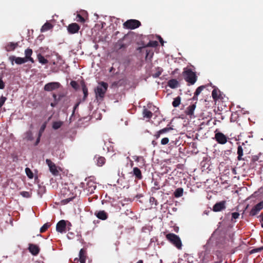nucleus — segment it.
Wrapping results in <instances>:
<instances>
[{
	"instance_id": "f257e3e1",
	"label": "nucleus",
	"mask_w": 263,
	"mask_h": 263,
	"mask_svg": "<svg viewBox=\"0 0 263 263\" xmlns=\"http://www.w3.org/2000/svg\"><path fill=\"white\" fill-rule=\"evenodd\" d=\"M167 239L174 246H175L178 249H181L182 242L179 237L174 234L169 233L166 235Z\"/></svg>"
},
{
	"instance_id": "f03ea898",
	"label": "nucleus",
	"mask_w": 263,
	"mask_h": 263,
	"mask_svg": "<svg viewBox=\"0 0 263 263\" xmlns=\"http://www.w3.org/2000/svg\"><path fill=\"white\" fill-rule=\"evenodd\" d=\"M184 79L191 85H193L197 81V77L194 72L190 69H185L183 72Z\"/></svg>"
},
{
	"instance_id": "7ed1b4c3",
	"label": "nucleus",
	"mask_w": 263,
	"mask_h": 263,
	"mask_svg": "<svg viewBox=\"0 0 263 263\" xmlns=\"http://www.w3.org/2000/svg\"><path fill=\"white\" fill-rule=\"evenodd\" d=\"M107 87L108 85L106 83L103 82L100 83L95 89L97 97H99L101 98H103L104 94L107 90Z\"/></svg>"
},
{
	"instance_id": "20e7f679",
	"label": "nucleus",
	"mask_w": 263,
	"mask_h": 263,
	"mask_svg": "<svg viewBox=\"0 0 263 263\" xmlns=\"http://www.w3.org/2000/svg\"><path fill=\"white\" fill-rule=\"evenodd\" d=\"M140 22L136 20H129L126 21L123 26L125 28L130 29H134L140 26Z\"/></svg>"
},
{
	"instance_id": "39448f33",
	"label": "nucleus",
	"mask_w": 263,
	"mask_h": 263,
	"mask_svg": "<svg viewBox=\"0 0 263 263\" xmlns=\"http://www.w3.org/2000/svg\"><path fill=\"white\" fill-rule=\"evenodd\" d=\"M46 164L48 165L50 172L54 176H57L59 174V171L57 170V167L55 164L52 162L50 159H46Z\"/></svg>"
},
{
	"instance_id": "423d86ee",
	"label": "nucleus",
	"mask_w": 263,
	"mask_h": 263,
	"mask_svg": "<svg viewBox=\"0 0 263 263\" xmlns=\"http://www.w3.org/2000/svg\"><path fill=\"white\" fill-rule=\"evenodd\" d=\"M60 86V84L59 82H50L46 84L44 86V90L47 91H50L58 89Z\"/></svg>"
},
{
	"instance_id": "0eeeda50",
	"label": "nucleus",
	"mask_w": 263,
	"mask_h": 263,
	"mask_svg": "<svg viewBox=\"0 0 263 263\" xmlns=\"http://www.w3.org/2000/svg\"><path fill=\"white\" fill-rule=\"evenodd\" d=\"M9 60L11 62L12 65L14 64V61L18 65H20L27 62L26 59H25L24 58L16 57L13 55L9 57Z\"/></svg>"
},
{
	"instance_id": "6e6552de",
	"label": "nucleus",
	"mask_w": 263,
	"mask_h": 263,
	"mask_svg": "<svg viewBox=\"0 0 263 263\" xmlns=\"http://www.w3.org/2000/svg\"><path fill=\"white\" fill-rule=\"evenodd\" d=\"M66 221L61 220L58 222L56 226V230L58 232L63 233L66 232Z\"/></svg>"
},
{
	"instance_id": "1a4fd4ad",
	"label": "nucleus",
	"mask_w": 263,
	"mask_h": 263,
	"mask_svg": "<svg viewBox=\"0 0 263 263\" xmlns=\"http://www.w3.org/2000/svg\"><path fill=\"white\" fill-rule=\"evenodd\" d=\"M226 201H221L219 202H217L213 208V210L214 212H220L226 209Z\"/></svg>"
},
{
	"instance_id": "9d476101",
	"label": "nucleus",
	"mask_w": 263,
	"mask_h": 263,
	"mask_svg": "<svg viewBox=\"0 0 263 263\" xmlns=\"http://www.w3.org/2000/svg\"><path fill=\"white\" fill-rule=\"evenodd\" d=\"M262 209L263 201L260 202L252 208L250 212V215L251 216H255Z\"/></svg>"
},
{
	"instance_id": "9b49d317",
	"label": "nucleus",
	"mask_w": 263,
	"mask_h": 263,
	"mask_svg": "<svg viewBox=\"0 0 263 263\" xmlns=\"http://www.w3.org/2000/svg\"><path fill=\"white\" fill-rule=\"evenodd\" d=\"M215 138L217 142L220 144H224L227 142V137L221 133H216Z\"/></svg>"
},
{
	"instance_id": "f8f14e48",
	"label": "nucleus",
	"mask_w": 263,
	"mask_h": 263,
	"mask_svg": "<svg viewBox=\"0 0 263 263\" xmlns=\"http://www.w3.org/2000/svg\"><path fill=\"white\" fill-rule=\"evenodd\" d=\"M67 29L69 33L74 34L78 32L80 27L77 24L72 23L68 26Z\"/></svg>"
},
{
	"instance_id": "ddd939ff",
	"label": "nucleus",
	"mask_w": 263,
	"mask_h": 263,
	"mask_svg": "<svg viewBox=\"0 0 263 263\" xmlns=\"http://www.w3.org/2000/svg\"><path fill=\"white\" fill-rule=\"evenodd\" d=\"M32 54V50L30 48H27L25 51V59H26L27 61H30L31 63H34V60L31 58V55Z\"/></svg>"
},
{
	"instance_id": "4468645a",
	"label": "nucleus",
	"mask_w": 263,
	"mask_h": 263,
	"mask_svg": "<svg viewBox=\"0 0 263 263\" xmlns=\"http://www.w3.org/2000/svg\"><path fill=\"white\" fill-rule=\"evenodd\" d=\"M28 249L31 253L33 255H36L39 252V248L36 245L30 244Z\"/></svg>"
},
{
	"instance_id": "2eb2a0df",
	"label": "nucleus",
	"mask_w": 263,
	"mask_h": 263,
	"mask_svg": "<svg viewBox=\"0 0 263 263\" xmlns=\"http://www.w3.org/2000/svg\"><path fill=\"white\" fill-rule=\"evenodd\" d=\"M95 215L101 220H106L107 218V214L104 211H100L95 213Z\"/></svg>"
},
{
	"instance_id": "dca6fc26",
	"label": "nucleus",
	"mask_w": 263,
	"mask_h": 263,
	"mask_svg": "<svg viewBox=\"0 0 263 263\" xmlns=\"http://www.w3.org/2000/svg\"><path fill=\"white\" fill-rule=\"evenodd\" d=\"M196 108V105L193 104L187 107L186 113L189 116H192L194 114V110Z\"/></svg>"
},
{
	"instance_id": "f3484780",
	"label": "nucleus",
	"mask_w": 263,
	"mask_h": 263,
	"mask_svg": "<svg viewBox=\"0 0 263 263\" xmlns=\"http://www.w3.org/2000/svg\"><path fill=\"white\" fill-rule=\"evenodd\" d=\"M18 46L17 43H9L6 46V49L8 51L13 50L15 49V48Z\"/></svg>"
},
{
	"instance_id": "a211bd4d",
	"label": "nucleus",
	"mask_w": 263,
	"mask_h": 263,
	"mask_svg": "<svg viewBox=\"0 0 263 263\" xmlns=\"http://www.w3.org/2000/svg\"><path fill=\"white\" fill-rule=\"evenodd\" d=\"M168 86L171 88H177L178 86V82L175 79H172L168 81Z\"/></svg>"
},
{
	"instance_id": "6ab92c4d",
	"label": "nucleus",
	"mask_w": 263,
	"mask_h": 263,
	"mask_svg": "<svg viewBox=\"0 0 263 263\" xmlns=\"http://www.w3.org/2000/svg\"><path fill=\"white\" fill-rule=\"evenodd\" d=\"M134 175L138 178L141 179L142 178V174L141 171L138 167H136L133 168Z\"/></svg>"
},
{
	"instance_id": "aec40b11",
	"label": "nucleus",
	"mask_w": 263,
	"mask_h": 263,
	"mask_svg": "<svg viewBox=\"0 0 263 263\" xmlns=\"http://www.w3.org/2000/svg\"><path fill=\"white\" fill-rule=\"evenodd\" d=\"M237 159L239 161L242 160V156H243V148L241 146H238L237 148Z\"/></svg>"
},
{
	"instance_id": "412c9836",
	"label": "nucleus",
	"mask_w": 263,
	"mask_h": 263,
	"mask_svg": "<svg viewBox=\"0 0 263 263\" xmlns=\"http://www.w3.org/2000/svg\"><path fill=\"white\" fill-rule=\"evenodd\" d=\"M183 189L181 187H179L175 190L174 192V195L176 198H178L183 195Z\"/></svg>"
},
{
	"instance_id": "4be33fe9",
	"label": "nucleus",
	"mask_w": 263,
	"mask_h": 263,
	"mask_svg": "<svg viewBox=\"0 0 263 263\" xmlns=\"http://www.w3.org/2000/svg\"><path fill=\"white\" fill-rule=\"evenodd\" d=\"M52 25L49 23H46L41 28V31L44 32L52 28Z\"/></svg>"
},
{
	"instance_id": "5701e85b",
	"label": "nucleus",
	"mask_w": 263,
	"mask_h": 263,
	"mask_svg": "<svg viewBox=\"0 0 263 263\" xmlns=\"http://www.w3.org/2000/svg\"><path fill=\"white\" fill-rule=\"evenodd\" d=\"M97 159V164L99 166H102L105 162V159L103 157H98L96 158Z\"/></svg>"
},
{
	"instance_id": "b1692460",
	"label": "nucleus",
	"mask_w": 263,
	"mask_h": 263,
	"mask_svg": "<svg viewBox=\"0 0 263 263\" xmlns=\"http://www.w3.org/2000/svg\"><path fill=\"white\" fill-rule=\"evenodd\" d=\"M37 59L39 62L42 64H46L48 63V60L45 59L41 54L37 55Z\"/></svg>"
},
{
	"instance_id": "393cba45",
	"label": "nucleus",
	"mask_w": 263,
	"mask_h": 263,
	"mask_svg": "<svg viewBox=\"0 0 263 263\" xmlns=\"http://www.w3.org/2000/svg\"><path fill=\"white\" fill-rule=\"evenodd\" d=\"M143 115L144 117L151 118L152 117L153 114L148 109H144L143 111Z\"/></svg>"
},
{
	"instance_id": "a878e982",
	"label": "nucleus",
	"mask_w": 263,
	"mask_h": 263,
	"mask_svg": "<svg viewBox=\"0 0 263 263\" xmlns=\"http://www.w3.org/2000/svg\"><path fill=\"white\" fill-rule=\"evenodd\" d=\"M63 122L62 121L54 122L52 124V128L54 129H58L61 127Z\"/></svg>"
},
{
	"instance_id": "bb28decb",
	"label": "nucleus",
	"mask_w": 263,
	"mask_h": 263,
	"mask_svg": "<svg viewBox=\"0 0 263 263\" xmlns=\"http://www.w3.org/2000/svg\"><path fill=\"white\" fill-rule=\"evenodd\" d=\"M24 138L27 140H32L33 139L32 132L31 131L27 132L25 134Z\"/></svg>"
},
{
	"instance_id": "cd10ccee",
	"label": "nucleus",
	"mask_w": 263,
	"mask_h": 263,
	"mask_svg": "<svg viewBox=\"0 0 263 263\" xmlns=\"http://www.w3.org/2000/svg\"><path fill=\"white\" fill-rule=\"evenodd\" d=\"M212 96L214 100H217L219 98V91L217 90L216 89H214L212 91Z\"/></svg>"
},
{
	"instance_id": "c85d7f7f",
	"label": "nucleus",
	"mask_w": 263,
	"mask_h": 263,
	"mask_svg": "<svg viewBox=\"0 0 263 263\" xmlns=\"http://www.w3.org/2000/svg\"><path fill=\"white\" fill-rule=\"evenodd\" d=\"M180 104V98L179 97L176 98L172 103L173 106L175 107L178 106Z\"/></svg>"
},
{
	"instance_id": "c756f323",
	"label": "nucleus",
	"mask_w": 263,
	"mask_h": 263,
	"mask_svg": "<svg viewBox=\"0 0 263 263\" xmlns=\"http://www.w3.org/2000/svg\"><path fill=\"white\" fill-rule=\"evenodd\" d=\"M50 224L48 222L45 223L40 229V232H44L49 227Z\"/></svg>"
},
{
	"instance_id": "7c9ffc66",
	"label": "nucleus",
	"mask_w": 263,
	"mask_h": 263,
	"mask_svg": "<svg viewBox=\"0 0 263 263\" xmlns=\"http://www.w3.org/2000/svg\"><path fill=\"white\" fill-rule=\"evenodd\" d=\"M173 129V127H165L163 129H161L159 130V133L160 134H164L167 132H169L170 131Z\"/></svg>"
},
{
	"instance_id": "2f4dec72",
	"label": "nucleus",
	"mask_w": 263,
	"mask_h": 263,
	"mask_svg": "<svg viewBox=\"0 0 263 263\" xmlns=\"http://www.w3.org/2000/svg\"><path fill=\"white\" fill-rule=\"evenodd\" d=\"M25 172H26V174L27 175V176L29 178H32L33 177V174L32 172V171L30 170V168L27 167L25 168Z\"/></svg>"
},
{
	"instance_id": "473e14b6",
	"label": "nucleus",
	"mask_w": 263,
	"mask_h": 263,
	"mask_svg": "<svg viewBox=\"0 0 263 263\" xmlns=\"http://www.w3.org/2000/svg\"><path fill=\"white\" fill-rule=\"evenodd\" d=\"M204 88V86H200L198 87L195 92V96H198L201 93V92L202 91Z\"/></svg>"
},
{
	"instance_id": "72a5a7b5",
	"label": "nucleus",
	"mask_w": 263,
	"mask_h": 263,
	"mask_svg": "<svg viewBox=\"0 0 263 263\" xmlns=\"http://www.w3.org/2000/svg\"><path fill=\"white\" fill-rule=\"evenodd\" d=\"M162 71V69L160 68H158L157 71L155 72V73L153 74V77L154 78H158L160 76V75L161 74V72Z\"/></svg>"
},
{
	"instance_id": "f704fd0d",
	"label": "nucleus",
	"mask_w": 263,
	"mask_h": 263,
	"mask_svg": "<svg viewBox=\"0 0 263 263\" xmlns=\"http://www.w3.org/2000/svg\"><path fill=\"white\" fill-rule=\"evenodd\" d=\"M158 42H157L156 41H149V43L147 44V46L155 47H156L157 46H158Z\"/></svg>"
},
{
	"instance_id": "c9c22d12",
	"label": "nucleus",
	"mask_w": 263,
	"mask_h": 263,
	"mask_svg": "<svg viewBox=\"0 0 263 263\" xmlns=\"http://www.w3.org/2000/svg\"><path fill=\"white\" fill-rule=\"evenodd\" d=\"M77 21L81 22V23H84L85 22V19L80 14H78L77 15Z\"/></svg>"
},
{
	"instance_id": "e433bc0d",
	"label": "nucleus",
	"mask_w": 263,
	"mask_h": 263,
	"mask_svg": "<svg viewBox=\"0 0 263 263\" xmlns=\"http://www.w3.org/2000/svg\"><path fill=\"white\" fill-rule=\"evenodd\" d=\"M21 195L26 198H29L30 197V194L28 192L23 191L21 192Z\"/></svg>"
},
{
	"instance_id": "4c0bfd02",
	"label": "nucleus",
	"mask_w": 263,
	"mask_h": 263,
	"mask_svg": "<svg viewBox=\"0 0 263 263\" xmlns=\"http://www.w3.org/2000/svg\"><path fill=\"white\" fill-rule=\"evenodd\" d=\"M169 142V139L168 138H163L161 140V144L162 145H166Z\"/></svg>"
},
{
	"instance_id": "58836bf2",
	"label": "nucleus",
	"mask_w": 263,
	"mask_h": 263,
	"mask_svg": "<svg viewBox=\"0 0 263 263\" xmlns=\"http://www.w3.org/2000/svg\"><path fill=\"white\" fill-rule=\"evenodd\" d=\"M6 100L7 98L3 96L0 98V108L4 105Z\"/></svg>"
},
{
	"instance_id": "ea45409f",
	"label": "nucleus",
	"mask_w": 263,
	"mask_h": 263,
	"mask_svg": "<svg viewBox=\"0 0 263 263\" xmlns=\"http://www.w3.org/2000/svg\"><path fill=\"white\" fill-rule=\"evenodd\" d=\"M262 250H263V246L261 247H260V248H258L252 250L251 251L250 253H254L258 252L261 251Z\"/></svg>"
},
{
	"instance_id": "a19ab883",
	"label": "nucleus",
	"mask_w": 263,
	"mask_h": 263,
	"mask_svg": "<svg viewBox=\"0 0 263 263\" xmlns=\"http://www.w3.org/2000/svg\"><path fill=\"white\" fill-rule=\"evenodd\" d=\"M5 87V84L2 80V78L0 77V89H3Z\"/></svg>"
},
{
	"instance_id": "79ce46f5",
	"label": "nucleus",
	"mask_w": 263,
	"mask_h": 263,
	"mask_svg": "<svg viewBox=\"0 0 263 263\" xmlns=\"http://www.w3.org/2000/svg\"><path fill=\"white\" fill-rule=\"evenodd\" d=\"M232 215V218L235 219L238 218L239 216V214L237 212L233 213Z\"/></svg>"
},
{
	"instance_id": "37998d69",
	"label": "nucleus",
	"mask_w": 263,
	"mask_h": 263,
	"mask_svg": "<svg viewBox=\"0 0 263 263\" xmlns=\"http://www.w3.org/2000/svg\"><path fill=\"white\" fill-rule=\"evenodd\" d=\"M124 47V45L122 44L121 43H119L116 45V48L118 49H121L122 47Z\"/></svg>"
},
{
	"instance_id": "c03bdc74",
	"label": "nucleus",
	"mask_w": 263,
	"mask_h": 263,
	"mask_svg": "<svg viewBox=\"0 0 263 263\" xmlns=\"http://www.w3.org/2000/svg\"><path fill=\"white\" fill-rule=\"evenodd\" d=\"M79 256V258L82 257V256H85V252H84L83 249H82L80 250Z\"/></svg>"
},
{
	"instance_id": "a18cd8bd",
	"label": "nucleus",
	"mask_w": 263,
	"mask_h": 263,
	"mask_svg": "<svg viewBox=\"0 0 263 263\" xmlns=\"http://www.w3.org/2000/svg\"><path fill=\"white\" fill-rule=\"evenodd\" d=\"M45 127H46V125L45 124H44V125H43L42 126V127H41V129L40 130V134H39V135H40V136L41 135L42 133L44 130Z\"/></svg>"
},
{
	"instance_id": "49530a36",
	"label": "nucleus",
	"mask_w": 263,
	"mask_h": 263,
	"mask_svg": "<svg viewBox=\"0 0 263 263\" xmlns=\"http://www.w3.org/2000/svg\"><path fill=\"white\" fill-rule=\"evenodd\" d=\"M83 92H84V97H86L88 93H87V90L85 88V87L83 88Z\"/></svg>"
},
{
	"instance_id": "de8ad7c7",
	"label": "nucleus",
	"mask_w": 263,
	"mask_h": 263,
	"mask_svg": "<svg viewBox=\"0 0 263 263\" xmlns=\"http://www.w3.org/2000/svg\"><path fill=\"white\" fill-rule=\"evenodd\" d=\"M161 134H160V133H159V131H158V132L156 133V134L154 135V136L155 137L156 139H158V138L160 137V135H161Z\"/></svg>"
},
{
	"instance_id": "09e8293b",
	"label": "nucleus",
	"mask_w": 263,
	"mask_h": 263,
	"mask_svg": "<svg viewBox=\"0 0 263 263\" xmlns=\"http://www.w3.org/2000/svg\"><path fill=\"white\" fill-rule=\"evenodd\" d=\"M79 104L80 103H77L73 107V112H72V115L74 114L76 109L78 107L79 105Z\"/></svg>"
},
{
	"instance_id": "8fccbe9b",
	"label": "nucleus",
	"mask_w": 263,
	"mask_h": 263,
	"mask_svg": "<svg viewBox=\"0 0 263 263\" xmlns=\"http://www.w3.org/2000/svg\"><path fill=\"white\" fill-rule=\"evenodd\" d=\"M81 258H86V257H85V256H82V257H80L79 258H76L74 259V262H76V261L78 262L79 260H80Z\"/></svg>"
},
{
	"instance_id": "3c124183",
	"label": "nucleus",
	"mask_w": 263,
	"mask_h": 263,
	"mask_svg": "<svg viewBox=\"0 0 263 263\" xmlns=\"http://www.w3.org/2000/svg\"><path fill=\"white\" fill-rule=\"evenodd\" d=\"M40 135H39V137L37 138V139H36V142H35V145H37V144L39 143L40 142Z\"/></svg>"
},
{
	"instance_id": "603ef678",
	"label": "nucleus",
	"mask_w": 263,
	"mask_h": 263,
	"mask_svg": "<svg viewBox=\"0 0 263 263\" xmlns=\"http://www.w3.org/2000/svg\"><path fill=\"white\" fill-rule=\"evenodd\" d=\"M81 263H85L86 258H81L80 260H79Z\"/></svg>"
},
{
	"instance_id": "864d4df0",
	"label": "nucleus",
	"mask_w": 263,
	"mask_h": 263,
	"mask_svg": "<svg viewBox=\"0 0 263 263\" xmlns=\"http://www.w3.org/2000/svg\"><path fill=\"white\" fill-rule=\"evenodd\" d=\"M159 38L160 42L161 43V45H163V41L162 40V39L160 36H159Z\"/></svg>"
},
{
	"instance_id": "5fc2aeb1",
	"label": "nucleus",
	"mask_w": 263,
	"mask_h": 263,
	"mask_svg": "<svg viewBox=\"0 0 263 263\" xmlns=\"http://www.w3.org/2000/svg\"><path fill=\"white\" fill-rule=\"evenodd\" d=\"M72 235V233H68V234H67V238H68V239H71V235Z\"/></svg>"
},
{
	"instance_id": "6e6d98bb",
	"label": "nucleus",
	"mask_w": 263,
	"mask_h": 263,
	"mask_svg": "<svg viewBox=\"0 0 263 263\" xmlns=\"http://www.w3.org/2000/svg\"><path fill=\"white\" fill-rule=\"evenodd\" d=\"M134 158L135 160V161H139V157L135 156L134 157Z\"/></svg>"
},
{
	"instance_id": "4d7b16f0",
	"label": "nucleus",
	"mask_w": 263,
	"mask_h": 263,
	"mask_svg": "<svg viewBox=\"0 0 263 263\" xmlns=\"http://www.w3.org/2000/svg\"><path fill=\"white\" fill-rule=\"evenodd\" d=\"M152 144L154 145V146H155L156 144H157V143L155 141L153 140L152 142Z\"/></svg>"
},
{
	"instance_id": "13d9d810",
	"label": "nucleus",
	"mask_w": 263,
	"mask_h": 263,
	"mask_svg": "<svg viewBox=\"0 0 263 263\" xmlns=\"http://www.w3.org/2000/svg\"><path fill=\"white\" fill-rule=\"evenodd\" d=\"M193 100H197V96H196L194 95V96L193 98Z\"/></svg>"
},
{
	"instance_id": "bf43d9fd",
	"label": "nucleus",
	"mask_w": 263,
	"mask_h": 263,
	"mask_svg": "<svg viewBox=\"0 0 263 263\" xmlns=\"http://www.w3.org/2000/svg\"><path fill=\"white\" fill-rule=\"evenodd\" d=\"M261 227L263 228V216L261 217Z\"/></svg>"
},
{
	"instance_id": "052dcab7",
	"label": "nucleus",
	"mask_w": 263,
	"mask_h": 263,
	"mask_svg": "<svg viewBox=\"0 0 263 263\" xmlns=\"http://www.w3.org/2000/svg\"><path fill=\"white\" fill-rule=\"evenodd\" d=\"M71 85H72L73 87H74V84H76V82H71Z\"/></svg>"
},
{
	"instance_id": "680f3d73",
	"label": "nucleus",
	"mask_w": 263,
	"mask_h": 263,
	"mask_svg": "<svg viewBox=\"0 0 263 263\" xmlns=\"http://www.w3.org/2000/svg\"><path fill=\"white\" fill-rule=\"evenodd\" d=\"M137 263H143V261L142 260H140Z\"/></svg>"
},
{
	"instance_id": "e2e57ef3",
	"label": "nucleus",
	"mask_w": 263,
	"mask_h": 263,
	"mask_svg": "<svg viewBox=\"0 0 263 263\" xmlns=\"http://www.w3.org/2000/svg\"><path fill=\"white\" fill-rule=\"evenodd\" d=\"M51 106H52V107H54V104L52 103H51Z\"/></svg>"
},
{
	"instance_id": "0e129e2a",
	"label": "nucleus",
	"mask_w": 263,
	"mask_h": 263,
	"mask_svg": "<svg viewBox=\"0 0 263 263\" xmlns=\"http://www.w3.org/2000/svg\"><path fill=\"white\" fill-rule=\"evenodd\" d=\"M152 200V201H153V200H154V198H151V200Z\"/></svg>"
},
{
	"instance_id": "69168bd1",
	"label": "nucleus",
	"mask_w": 263,
	"mask_h": 263,
	"mask_svg": "<svg viewBox=\"0 0 263 263\" xmlns=\"http://www.w3.org/2000/svg\"><path fill=\"white\" fill-rule=\"evenodd\" d=\"M152 200V201H153V200H154V198H151V200Z\"/></svg>"
},
{
	"instance_id": "338daca9",
	"label": "nucleus",
	"mask_w": 263,
	"mask_h": 263,
	"mask_svg": "<svg viewBox=\"0 0 263 263\" xmlns=\"http://www.w3.org/2000/svg\"><path fill=\"white\" fill-rule=\"evenodd\" d=\"M53 97L55 98L56 96L55 95H53Z\"/></svg>"
}]
</instances>
